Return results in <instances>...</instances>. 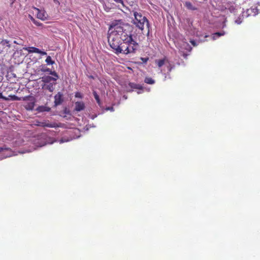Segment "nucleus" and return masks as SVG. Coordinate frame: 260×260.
I'll list each match as a JSON object with an SVG mask.
<instances>
[{
	"instance_id": "393cba45",
	"label": "nucleus",
	"mask_w": 260,
	"mask_h": 260,
	"mask_svg": "<svg viewBox=\"0 0 260 260\" xmlns=\"http://www.w3.org/2000/svg\"><path fill=\"white\" fill-rule=\"evenodd\" d=\"M38 53L42 55H45L47 54V53L46 52L41 51L40 49L39 50V52Z\"/></svg>"
},
{
	"instance_id": "a211bd4d",
	"label": "nucleus",
	"mask_w": 260,
	"mask_h": 260,
	"mask_svg": "<svg viewBox=\"0 0 260 260\" xmlns=\"http://www.w3.org/2000/svg\"><path fill=\"white\" fill-rule=\"evenodd\" d=\"M185 6L189 9H190V10H197V8H195L194 7H193L192 5L190 2H186L185 3Z\"/></svg>"
},
{
	"instance_id": "6e6552de",
	"label": "nucleus",
	"mask_w": 260,
	"mask_h": 260,
	"mask_svg": "<svg viewBox=\"0 0 260 260\" xmlns=\"http://www.w3.org/2000/svg\"><path fill=\"white\" fill-rule=\"evenodd\" d=\"M85 108L84 103L81 101V102H76L75 103V110L79 112L83 110Z\"/></svg>"
},
{
	"instance_id": "c756f323",
	"label": "nucleus",
	"mask_w": 260,
	"mask_h": 260,
	"mask_svg": "<svg viewBox=\"0 0 260 260\" xmlns=\"http://www.w3.org/2000/svg\"><path fill=\"white\" fill-rule=\"evenodd\" d=\"M235 22L237 23L238 24H239L241 23V21L240 20V19H237L235 21Z\"/></svg>"
},
{
	"instance_id": "f8f14e48",
	"label": "nucleus",
	"mask_w": 260,
	"mask_h": 260,
	"mask_svg": "<svg viewBox=\"0 0 260 260\" xmlns=\"http://www.w3.org/2000/svg\"><path fill=\"white\" fill-rule=\"evenodd\" d=\"M39 49L35 47H28L25 48V50L27 51L28 53H38Z\"/></svg>"
},
{
	"instance_id": "9d476101",
	"label": "nucleus",
	"mask_w": 260,
	"mask_h": 260,
	"mask_svg": "<svg viewBox=\"0 0 260 260\" xmlns=\"http://www.w3.org/2000/svg\"><path fill=\"white\" fill-rule=\"evenodd\" d=\"M167 62H168V60L166 57L161 59L155 60V62L157 63V66L159 68H161L162 66L166 64L167 63Z\"/></svg>"
},
{
	"instance_id": "2f4dec72",
	"label": "nucleus",
	"mask_w": 260,
	"mask_h": 260,
	"mask_svg": "<svg viewBox=\"0 0 260 260\" xmlns=\"http://www.w3.org/2000/svg\"><path fill=\"white\" fill-rule=\"evenodd\" d=\"M42 122H38L37 125L42 127Z\"/></svg>"
},
{
	"instance_id": "1a4fd4ad",
	"label": "nucleus",
	"mask_w": 260,
	"mask_h": 260,
	"mask_svg": "<svg viewBox=\"0 0 260 260\" xmlns=\"http://www.w3.org/2000/svg\"><path fill=\"white\" fill-rule=\"evenodd\" d=\"M42 127H59V126L56 123H50L47 121H43L42 122Z\"/></svg>"
},
{
	"instance_id": "0eeeda50",
	"label": "nucleus",
	"mask_w": 260,
	"mask_h": 260,
	"mask_svg": "<svg viewBox=\"0 0 260 260\" xmlns=\"http://www.w3.org/2000/svg\"><path fill=\"white\" fill-rule=\"evenodd\" d=\"M35 9L37 11V17L42 20L46 19V14L43 11H41L39 9L35 8Z\"/></svg>"
},
{
	"instance_id": "cd10ccee",
	"label": "nucleus",
	"mask_w": 260,
	"mask_h": 260,
	"mask_svg": "<svg viewBox=\"0 0 260 260\" xmlns=\"http://www.w3.org/2000/svg\"><path fill=\"white\" fill-rule=\"evenodd\" d=\"M190 43H191V44L193 46H197V43H196V41H194V40H191V41H190Z\"/></svg>"
},
{
	"instance_id": "6ab92c4d",
	"label": "nucleus",
	"mask_w": 260,
	"mask_h": 260,
	"mask_svg": "<svg viewBox=\"0 0 260 260\" xmlns=\"http://www.w3.org/2000/svg\"><path fill=\"white\" fill-rule=\"evenodd\" d=\"M45 61L48 64H53L54 63V61L52 60L50 56L47 57Z\"/></svg>"
},
{
	"instance_id": "473e14b6",
	"label": "nucleus",
	"mask_w": 260,
	"mask_h": 260,
	"mask_svg": "<svg viewBox=\"0 0 260 260\" xmlns=\"http://www.w3.org/2000/svg\"><path fill=\"white\" fill-rule=\"evenodd\" d=\"M35 24H36V25H38V26H40V24L39 23H37V22L35 21V23H34Z\"/></svg>"
},
{
	"instance_id": "2eb2a0df",
	"label": "nucleus",
	"mask_w": 260,
	"mask_h": 260,
	"mask_svg": "<svg viewBox=\"0 0 260 260\" xmlns=\"http://www.w3.org/2000/svg\"><path fill=\"white\" fill-rule=\"evenodd\" d=\"M225 34L224 31L222 32H217L213 34V39L215 40L217 38L219 37L220 36H223Z\"/></svg>"
},
{
	"instance_id": "423d86ee",
	"label": "nucleus",
	"mask_w": 260,
	"mask_h": 260,
	"mask_svg": "<svg viewBox=\"0 0 260 260\" xmlns=\"http://www.w3.org/2000/svg\"><path fill=\"white\" fill-rule=\"evenodd\" d=\"M128 86L131 88L130 89H126L127 92H131L133 91L134 89L143 90V88L142 85L139 84H136L133 82H129L128 84Z\"/></svg>"
},
{
	"instance_id": "aec40b11",
	"label": "nucleus",
	"mask_w": 260,
	"mask_h": 260,
	"mask_svg": "<svg viewBox=\"0 0 260 260\" xmlns=\"http://www.w3.org/2000/svg\"><path fill=\"white\" fill-rule=\"evenodd\" d=\"M39 109L40 111H49L50 110L49 108H47L44 106L39 107Z\"/></svg>"
},
{
	"instance_id": "b1692460",
	"label": "nucleus",
	"mask_w": 260,
	"mask_h": 260,
	"mask_svg": "<svg viewBox=\"0 0 260 260\" xmlns=\"http://www.w3.org/2000/svg\"><path fill=\"white\" fill-rule=\"evenodd\" d=\"M0 98L3 99L6 101L10 100V99L9 98H6V97L4 96L2 93H0Z\"/></svg>"
},
{
	"instance_id": "39448f33",
	"label": "nucleus",
	"mask_w": 260,
	"mask_h": 260,
	"mask_svg": "<svg viewBox=\"0 0 260 260\" xmlns=\"http://www.w3.org/2000/svg\"><path fill=\"white\" fill-rule=\"evenodd\" d=\"M63 101V94L60 92H58L54 96V105L57 106L62 104Z\"/></svg>"
},
{
	"instance_id": "a878e982",
	"label": "nucleus",
	"mask_w": 260,
	"mask_h": 260,
	"mask_svg": "<svg viewBox=\"0 0 260 260\" xmlns=\"http://www.w3.org/2000/svg\"><path fill=\"white\" fill-rule=\"evenodd\" d=\"M113 1L117 3L121 4L123 6H124L123 1L122 0H113Z\"/></svg>"
},
{
	"instance_id": "7ed1b4c3",
	"label": "nucleus",
	"mask_w": 260,
	"mask_h": 260,
	"mask_svg": "<svg viewBox=\"0 0 260 260\" xmlns=\"http://www.w3.org/2000/svg\"><path fill=\"white\" fill-rule=\"evenodd\" d=\"M132 12L135 17V19L133 21V24L141 30L144 29V25L146 24L148 29V34H149L150 26L147 18L145 16H143L141 13L138 12L135 10H133Z\"/></svg>"
},
{
	"instance_id": "ddd939ff",
	"label": "nucleus",
	"mask_w": 260,
	"mask_h": 260,
	"mask_svg": "<svg viewBox=\"0 0 260 260\" xmlns=\"http://www.w3.org/2000/svg\"><path fill=\"white\" fill-rule=\"evenodd\" d=\"M0 44L3 46V47L5 46H6L9 48L11 47V45L10 44L9 41L7 40H2L1 42H0Z\"/></svg>"
},
{
	"instance_id": "bb28decb",
	"label": "nucleus",
	"mask_w": 260,
	"mask_h": 260,
	"mask_svg": "<svg viewBox=\"0 0 260 260\" xmlns=\"http://www.w3.org/2000/svg\"><path fill=\"white\" fill-rule=\"evenodd\" d=\"M106 110L107 111H114V108L113 107H108L106 108Z\"/></svg>"
},
{
	"instance_id": "20e7f679",
	"label": "nucleus",
	"mask_w": 260,
	"mask_h": 260,
	"mask_svg": "<svg viewBox=\"0 0 260 260\" xmlns=\"http://www.w3.org/2000/svg\"><path fill=\"white\" fill-rule=\"evenodd\" d=\"M41 79L42 81L44 83V84L42 85V88L52 92L55 89L54 86L56 84V78H53V77L50 76H44Z\"/></svg>"
},
{
	"instance_id": "f3484780",
	"label": "nucleus",
	"mask_w": 260,
	"mask_h": 260,
	"mask_svg": "<svg viewBox=\"0 0 260 260\" xmlns=\"http://www.w3.org/2000/svg\"><path fill=\"white\" fill-rule=\"evenodd\" d=\"M144 82L148 84H153L155 83V81L150 77H146Z\"/></svg>"
},
{
	"instance_id": "dca6fc26",
	"label": "nucleus",
	"mask_w": 260,
	"mask_h": 260,
	"mask_svg": "<svg viewBox=\"0 0 260 260\" xmlns=\"http://www.w3.org/2000/svg\"><path fill=\"white\" fill-rule=\"evenodd\" d=\"M165 65L167 69L168 73H170L171 72L172 70L174 68V66L171 64L169 61L168 62H167V63Z\"/></svg>"
},
{
	"instance_id": "72a5a7b5",
	"label": "nucleus",
	"mask_w": 260,
	"mask_h": 260,
	"mask_svg": "<svg viewBox=\"0 0 260 260\" xmlns=\"http://www.w3.org/2000/svg\"><path fill=\"white\" fill-rule=\"evenodd\" d=\"M45 71H50V70L49 69H47L46 70H45Z\"/></svg>"
},
{
	"instance_id": "4be33fe9",
	"label": "nucleus",
	"mask_w": 260,
	"mask_h": 260,
	"mask_svg": "<svg viewBox=\"0 0 260 260\" xmlns=\"http://www.w3.org/2000/svg\"><path fill=\"white\" fill-rule=\"evenodd\" d=\"M75 96L76 98H80V99H82L83 97L82 94L79 92H76Z\"/></svg>"
},
{
	"instance_id": "f704fd0d",
	"label": "nucleus",
	"mask_w": 260,
	"mask_h": 260,
	"mask_svg": "<svg viewBox=\"0 0 260 260\" xmlns=\"http://www.w3.org/2000/svg\"><path fill=\"white\" fill-rule=\"evenodd\" d=\"M33 107H34V105L32 104L30 109H32Z\"/></svg>"
},
{
	"instance_id": "5701e85b",
	"label": "nucleus",
	"mask_w": 260,
	"mask_h": 260,
	"mask_svg": "<svg viewBox=\"0 0 260 260\" xmlns=\"http://www.w3.org/2000/svg\"><path fill=\"white\" fill-rule=\"evenodd\" d=\"M140 59L144 63H146L148 60H149L148 57H141Z\"/></svg>"
},
{
	"instance_id": "f03ea898",
	"label": "nucleus",
	"mask_w": 260,
	"mask_h": 260,
	"mask_svg": "<svg viewBox=\"0 0 260 260\" xmlns=\"http://www.w3.org/2000/svg\"><path fill=\"white\" fill-rule=\"evenodd\" d=\"M123 42L121 45V52L125 55L135 54L139 48V44L133 39L131 29H128L126 36H123Z\"/></svg>"
},
{
	"instance_id": "9b49d317",
	"label": "nucleus",
	"mask_w": 260,
	"mask_h": 260,
	"mask_svg": "<svg viewBox=\"0 0 260 260\" xmlns=\"http://www.w3.org/2000/svg\"><path fill=\"white\" fill-rule=\"evenodd\" d=\"M8 98L10 99V100H12V101H20L21 100H22L23 101H26L27 99L28 96H25L23 98H19L15 95H10L9 96Z\"/></svg>"
},
{
	"instance_id": "7c9ffc66",
	"label": "nucleus",
	"mask_w": 260,
	"mask_h": 260,
	"mask_svg": "<svg viewBox=\"0 0 260 260\" xmlns=\"http://www.w3.org/2000/svg\"><path fill=\"white\" fill-rule=\"evenodd\" d=\"M8 149H9L8 148L0 147V152H1L4 150H8Z\"/></svg>"
},
{
	"instance_id": "c85d7f7f",
	"label": "nucleus",
	"mask_w": 260,
	"mask_h": 260,
	"mask_svg": "<svg viewBox=\"0 0 260 260\" xmlns=\"http://www.w3.org/2000/svg\"><path fill=\"white\" fill-rule=\"evenodd\" d=\"M29 17L34 23H35V19L31 15H29Z\"/></svg>"
},
{
	"instance_id": "412c9836",
	"label": "nucleus",
	"mask_w": 260,
	"mask_h": 260,
	"mask_svg": "<svg viewBox=\"0 0 260 260\" xmlns=\"http://www.w3.org/2000/svg\"><path fill=\"white\" fill-rule=\"evenodd\" d=\"M50 74L54 76L53 78H56V80L58 78V76L57 74L55 71H50Z\"/></svg>"
},
{
	"instance_id": "4468645a",
	"label": "nucleus",
	"mask_w": 260,
	"mask_h": 260,
	"mask_svg": "<svg viewBox=\"0 0 260 260\" xmlns=\"http://www.w3.org/2000/svg\"><path fill=\"white\" fill-rule=\"evenodd\" d=\"M93 94L94 98L95 99L97 103L98 104V105L100 106H101V104H102V103L101 102V100H100V97H99V95L95 91H93Z\"/></svg>"
},
{
	"instance_id": "f257e3e1",
	"label": "nucleus",
	"mask_w": 260,
	"mask_h": 260,
	"mask_svg": "<svg viewBox=\"0 0 260 260\" xmlns=\"http://www.w3.org/2000/svg\"><path fill=\"white\" fill-rule=\"evenodd\" d=\"M129 29H132L131 27L127 24L111 26V31L109 33L108 37V43L110 47L115 50L116 54H119L121 52L120 47L122 42H123V36H126Z\"/></svg>"
}]
</instances>
